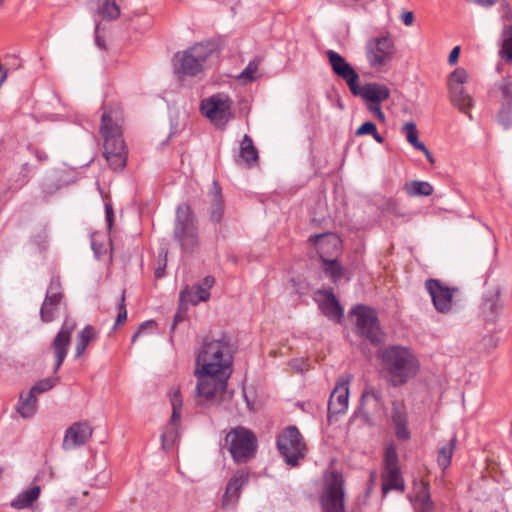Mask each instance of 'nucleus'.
<instances>
[{
  "label": "nucleus",
  "instance_id": "nucleus-1",
  "mask_svg": "<svg viewBox=\"0 0 512 512\" xmlns=\"http://www.w3.org/2000/svg\"><path fill=\"white\" fill-rule=\"evenodd\" d=\"M236 350L227 332H221L218 337L207 335L196 352L195 368L202 369L204 374L230 378Z\"/></svg>",
  "mask_w": 512,
  "mask_h": 512
},
{
  "label": "nucleus",
  "instance_id": "nucleus-64",
  "mask_svg": "<svg viewBox=\"0 0 512 512\" xmlns=\"http://www.w3.org/2000/svg\"><path fill=\"white\" fill-rule=\"evenodd\" d=\"M37 157H38V158H39V160H41V161H44V160H47V159H48V156H47V154H45V153H39V154L37 155Z\"/></svg>",
  "mask_w": 512,
  "mask_h": 512
},
{
  "label": "nucleus",
  "instance_id": "nucleus-11",
  "mask_svg": "<svg viewBox=\"0 0 512 512\" xmlns=\"http://www.w3.org/2000/svg\"><path fill=\"white\" fill-rule=\"evenodd\" d=\"M197 377L196 396L205 402L213 401L217 393H225L228 380L225 375H209L202 373V369L195 368Z\"/></svg>",
  "mask_w": 512,
  "mask_h": 512
},
{
  "label": "nucleus",
  "instance_id": "nucleus-45",
  "mask_svg": "<svg viewBox=\"0 0 512 512\" xmlns=\"http://www.w3.org/2000/svg\"><path fill=\"white\" fill-rule=\"evenodd\" d=\"M467 78L468 74L466 70L463 68H457L450 74L448 86L450 87V84L461 86L467 81Z\"/></svg>",
  "mask_w": 512,
  "mask_h": 512
},
{
  "label": "nucleus",
  "instance_id": "nucleus-61",
  "mask_svg": "<svg viewBox=\"0 0 512 512\" xmlns=\"http://www.w3.org/2000/svg\"><path fill=\"white\" fill-rule=\"evenodd\" d=\"M372 137L374 138V140L377 142V143H380L382 144L384 142V138L383 136H381L377 129L375 130V132L372 134Z\"/></svg>",
  "mask_w": 512,
  "mask_h": 512
},
{
  "label": "nucleus",
  "instance_id": "nucleus-56",
  "mask_svg": "<svg viewBox=\"0 0 512 512\" xmlns=\"http://www.w3.org/2000/svg\"><path fill=\"white\" fill-rule=\"evenodd\" d=\"M499 53L501 58L505 59L507 62H512V44L502 46Z\"/></svg>",
  "mask_w": 512,
  "mask_h": 512
},
{
  "label": "nucleus",
  "instance_id": "nucleus-55",
  "mask_svg": "<svg viewBox=\"0 0 512 512\" xmlns=\"http://www.w3.org/2000/svg\"><path fill=\"white\" fill-rule=\"evenodd\" d=\"M94 34H95V39H94L95 45L99 49H105L106 48L105 40L103 37L100 36V24L99 23H96V25H95Z\"/></svg>",
  "mask_w": 512,
  "mask_h": 512
},
{
  "label": "nucleus",
  "instance_id": "nucleus-14",
  "mask_svg": "<svg viewBox=\"0 0 512 512\" xmlns=\"http://www.w3.org/2000/svg\"><path fill=\"white\" fill-rule=\"evenodd\" d=\"M232 101L224 93H217L206 99L200 104L203 115L212 121H228L231 117Z\"/></svg>",
  "mask_w": 512,
  "mask_h": 512
},
{
  "label": "nucleus",
  "instance_id": "nucleus-15",
  "mask_svg": "<svg viewBox=\"0 0 512 512\" xmlns=\"http://www.w3.org/2000/svg\"><path fill=\"white\" fill-rule=\"evenodd\" d=\"M326 56L333 73L345 81L351 93L357 92L359 74L353 66L341 54L334 50H327Z\"/></svg>",
  "mask_w": 512,
  "mask_h": 512
},
{
  "label": "nucleus",
  "instance_id": "nucleus-60",
  "mask_svg": "<svg viewBox=\"0 0 512 512\" xmlns=\"http://www.w3.org/2000/svg\"><path fill=\"white\" fill-rule=\"evenodd\" d=\"M153 323H154L153 321H145V322L141 323L140 326L138 327L137 332L140 334L143 333L144 330H146V328Z\"/></svg>",
  "mask_w": 512,
  "mask_h": 512
},
{
  "label": "nucleus",
  "instance_id": "nucleus-26",
  "mask_svg": "<svg viewBox=\"0 0 512 512\" xmlns=\"http://www.w3.org/2000/svg\"><path fill=\"white\" fill-rule=\"evenodd\" d=\"M209 196V220L213 224H219L222 221L224 215V199L221 194V188L219 187L216 180L213 181V187L210 190Z\"/></svg>",
  "mask_w": 512,
  "mask_h": 512
},
{
  "label": "nucleus",
  "instance_id": "nucleus-18",
  "mask_svg": "<svg viewBox=\"0 0 512 512\" xmlns=\"http://www.w3.org/2000/svg\"><path fill=\"white\" fill-rule=\"evenodd\" d=\"M500 296L501 288L499 286L484 292L480 304V316L486 324H494L497 321L503 309Z\"/></svg>",
  "mask_w": 512,
  "mask_h": 512
},
{
  "label": "nucleus",
  "instance_id": "nucleus-41",
  "mask_svg": "<svg viewBox=\"0 0 512 512\" xmlns=\"http://www.w3.org/2000/svg\"><path fill=\"white\" fill-rule=\"evenodd\" d=\"M403 132L406 135V139L416 150L424 149V143L419 141L416 124L414 122H407L403 128Z\"/></svg>",
  "mask_w": 512,
  "mask_h": 512
},
{
  "label": "nucleus",
  "instance_id": "nucleus-10",
  "mask_svg": "<svg viewBox=\"0 0 512 512\" xmlns=\"http://www.w3.org/2000/svg\"><path fill=\"white\" fill-rule=\"evenodd\" d=\"M356 318V333L373 345L381 342L380 325L375 309L363 304H357L351 309Z\"/></svg>",
  "mask_w": 512,
  "mask_h": 512
},
{
  "label": "nucleus",
  "instance_id": "nucleus-23",
  "mask_svg": "<svg viewBox=\"0 0 512 512\" xmlns=\"http://www.w3.org/2000/svg\"><path fill=\"white\" fill-rule=\"evenodd\" d=\"M414 496H408L415 512H435V504L432 501L429 484L425 481H414Z\"/></svg>",
  "mask_w": 512,
  "mask_h": 512
},
{
  "label": "nucleus",
  "instance_id": "nucleus-21",
  "mask_svg": "<svg viewBox=\"0 0 512 512\" xmlns=\"http://www.w3.org/2000/svg\"><path fill=\"white\" fill-rule=\"evenodd\" d=\"M215 284V278L208 275L203 278L200 283H197L195 293L192 294L190 289L186 287L180 292L179 299L181 303H190L192 305H198L200 302H205L210 298V289Z\"/></svg>",
  "mask_w": 512,
  "mask_h": 512
},
{
  "label": "nucleus",
  "instance_id": "nucleus-42",
  "mask_svg": "<svg viewBox=\"0 0 512 512\" xmlns=\"http://www.w3.org/2000/svg\"><path fill=\"white\" fill-rule=\"evenodd\" d=\"M392 423H408V414L404 405L399 403L398 401L392 402V415H391Z\"/></svg>",
  "mask_w": 512,
  "mask_h": 512
},
{
  "label": "nucleus",
  "instance_id": "nucleus-30",
  "mask_svg": "<svg viewBox=\"0 0 512 512\" xmlns=\"http://www.w3.org/2000/svg\"><path fill=\"white\" fill-rule=\"evenodd\" d=\"M169 398L172 405V415L170 418V426L172 431L168 432L171 436L174 434V429L179 425L181 420V409L183 406V399L180 388L173 386L169 391Z\"/></svg>",
  "mask_w": 512,
  "mask_h": 512
},
{
  "label": "nucleus",
  "instance_id": "nucleus-19",
  "mask_svg": "<svg viewBox=\"0 0 512 512\" xmlns=\"http://www.w3.org/2000/svg\"><path fill=\"white\" fill-rule=\"evenodd\" d=\"M60 289V280L53 277L47 288L45 299L40 308V317L44 323H50L54 320V312L59 309L63 300V293Z\"/></svg>",
  "mask_w": 512,
  "mask_h": 512
},
{
  "label": "nucleus",
  "instance_id": "nucleus-52",
  "mask_svg": "<svg viewBox=\"0 0 512 512\" xmlns=\"http://www.w3.org/2000/svg\"><path fill=\"white\" fill-rule=\"evenodd\" d=\"M91 249L93 250L96 259H100L101 256L106 252L103 244L98 243L94 235H92L91 239Z\"/></svg>",
  "mask_w": 512,
  "mask_h": 512
},
{
  "label": "nucleus",
  "instance_id": "nucleus-46",
  "mask_svg": "<svg viewBox=\"0 0 512 512\" xmlns=\"http://www.w3.org/2000/svg\"><path fill=\"white\" fill-rule=\"evenodd\" d=\"M498 341L499 339L493 334L484 335L478 344V348L489 352L498 345Z\"/></svg>",
  "mask_w": 512,
  "mask_h": 512
},
{
  "label": "nucleus",
  "instance_id": "nucleus-9",
  "mask_svg": "<svg viewBox=\"0 0 512 512\" xmlns=\"http://www.w3.org/2000/svg\"><path fill=\"white\" fill-rule=\"evenodd\" d=\"M344 479L340 472L333 471L325 478L320 495L322 512H346L344 505Z\"/></svg>",
  "mask_w": 512,
  "mask_h": 512
},
{
  "label": "nucleus",
  "instance_id": "nucleus-59",
  "mask_svg": "<svg viewBox=\"0 0 512 512\" xmlns=\"http://www.w3.org/2000/svg\"><path fill=\"white\" fill-rule=\"evenodd\" d=\"M60 187H61V185H59V184L50 185L49 183L44 182L42 184V191L46 195H49V194H52L54 191L58 190Z\"/></svg>",
  "mask_w": 512,
  "mask_h": 512
},
{
  "label": "nucleus",
  "instance_id": "nucleus-28",
  "mask_svg": "<svg viewBox=\"0 0 512 512\" xmlns=\"http://www.w3.org/2000/svg\"><path fill=\"white\" fill-rule=\"evenodd\" d=\"M396 490L404 492L405 484L400 470H383L382 473V493L383 496L389 491Z\"/></svg>",
  "mask_w": 512,
  "mask_h": 512
},
{
  "label": "nucleus",
  "instance_id": "nucleus-53",
  "mask_svg": "<svg viewBox=\"0 0 512 512\" xmlns=\"http://www.w3.org/2000/svg\"><path fill=\"white\" fill-rule=\"evenodd\" d=\"M105 221L107 225V229L110 231L113 227L114 223V210L111 204H105Z\"/></svg>",
  "mask_w": 512,
  "mask_h": 512
},
{
  "label": "nucleus",
  "instance_id": "nucleus-33",
  "mask_svg": "<svg viewBox=\"0 0 512 512\" xmlns=\"http://www.w3.org/2000/svg\"><path fill=\"white\" fill-rule=\"evenodd\" d=\"M456 443L457 436L454 435L445 445L441 446L438 450L437 462L443 471H445L451 464Z\"/></svg>",
  "mask_w": 512,
  "mask_h": 512
},
{
  "label": "nucleus",
  "instance_id": "nucleus-13",
  "mask_svg": "<svg viewBox=\"0 0 512 512\" xmlns=\"http://www.w3.org/2000/svg\"><path fill=\"white\" fill-rule=\"evenodd\" d=\"M367 59L372 67L384 65L394 54V42L391 36L373 37L366 44Z\"/></svg>",
  "mask_w": 512,
  "mask_h": 512
},
{
  "label": "nucleus",
  "instance_id": "nucleus-7",
  "mask_svg": "<svg viewBox=\"0 0 512 512\" xmlns=\"http://www.w3.org/2000/svg\"><path fill=\"white\" fill-rule=\"evenodd\" d=\"M308 242L314 245L322 261V270L335 285H338L344 275V269L337 259L325 258L323 253L325 245L336 247L339 243L338 237L331 232H324L310 235Z\"/></svg>",
  "mask_w": 512,
  "mask_h": 512
},
{
  "label": "nucleus",
  "instance_id": "nucleus-54",
  "mask_svg": "<svg viewBox=\"0 0 512 512\" xmlns=\"http://www.w3.org/2000/svg\"><path fill=\"white\" fill-rule=\"evenodd\" d=\"M166 266H167V252H165L163 258L159 259V265L155 270V277L157 279L164 277Z\"/></svg>",
  "mask_w": 512,
  "mask_h": 512
},
{
  "label": "nucleus",
  "instance_id": "nucleus-24",
  "mask_svg": "<svg viewBox=\"0 0 512 512\" xmlns=\"http://www.w3.org/2000/svg\"><path fill=\"white\" fill-rule=\"evenodd\" d=\"M318 295H322L324 299L319 302V308L322 313L331 320H336L338 323L341 322L344 316V310L336 298L332 288L319 289Z\"/></svg>",
  "mask_w": 512,
  "mask_h": 512
},
{
  "label": "nucleus",
  "instance_id": "nucleus-50",
  "mask_svg": "<svg viewBox=\"0 0 512 512\" xmlns=\"http://www.w3.org/2000/svg\"><path fill=\"white\" fill-rule=\"evenodd\" d=\"M367 109L381 122L385 121V115L381 109V103H367Z\"/></svg>",
  "mask_w": 512,
  "mask_h": 512
},
{
  "label": "nucleus",
  "instance_id": "nucleus-29",
  "mask_svg": "<svg viewBox=\"0 0 512 512\" xmlns=\"http://www.w3.org/2000/svg\"><path fill=\"white\" fill-rule=\"evenodd\" d=\"M41 488L39 485H34L26 490L20 492L10 503V506L22 510L30 507L40 496Z\"/></svg>",
  "mask_w": 512,
  "mask_h": 512
},
{
  "label": "nucleus",
  "instance_id": "nucleus-51",
  "mask_svg": "<svg viewBox=\"0 0 512 512\" xmlns=\"http://www.w3.org/2000/svg\"><path fill=\"white\" fill-rule=\"evenodd\" d=\"M512 44V25H504L501 32V47Z\"/></svg>",
  "mask_w": 512,
  "mask_h": 512
},
{
  "label": "nucleus",
  "instance_id": "nucleus-47",
  "mask_svg": "<svg viewBox=\"0 0 512 512\" xmlns=\"http://www.w3.org/2000/svg\"><path fill=\"white\" fill-rule=\"evenodd\" d=\"M118 310H119L118 315H117L115 323H114V329H116V327L118 325L123 324L127 320V310H126V305H125L124 294H122V296H121V300L118 305Z\"/></svg>",
  "mask_w": 512,
  "mask_h": 512
},
{
  "label": "nucleus",
  "instance_id": "nucleus-48",
  "mask_svg": "<svg viewBox=\"0 0 512 512\" xmlns=\"http://www.w3.org/2000/svg\"><path fill=\"white\" fill-rule=\"evenodd\" d=\"M395 435L398 440H408L411 437V433L408 429V423L394 424Z\"/></svg>",
  "mask_w": 512,
  "mask_h": 512
},
{
  "label": "nucleus",
  "instance_id": "nucleus-12",
  "mask_svg": "<svg viewBox=\"0 0 512 512\" xmlns=\"http://www.w3.org/2000/svg\"><path fill=\"white\" fill-rule=\"evenodd\" d=\"M425 288L437 312L447 314L452 310L453 294L458 291L457 288L446 286L434 278L425 281Z\"/></svg>",
  "mask_w": 512,
  "mask_h": 512
},
{
  "label": "nucleus",
  "instance_id": "nucleus-62",
  "mask_svg": "<svg viewBox=\"0 0 512 512\" xmlns=\"http://www.w3.org/2000/svg\"><path fill=\"white\" fill-rule=\"evenodd\" d=\"M418 150L422 151L425 154L428 161H430L431 163L433 162V157L425 145H424V149H418Z\"/></svg>",
  "mask_w": 512,
  "mask_h": 512
},
{
  "label": "nucleus",
  "instance_id": "nucleus-8",
  "mask_svg": "<svg viewBox=\"0 0 512 512\" xmlns=\"http://www.w3.org/2000/svg\"><path fill=\"white\" fill-rule=\"evenodd\" d=\"M276 447L286 464L291 467L299 465L304 458L305 444L302 435L296 426L286 427L276 438Z\"/></svg>",
  "mask_w": 512,
  "mask_h": 512
},
{
  "label": "nucleus",
  "instance_id": "nucleus-17",
  "mask_svg": "<svg viewBox=\"0 0 512 512\" xmlns=\"http://www.w3.org/2000/svg\"><path fill=\"white\" fill-rule=\"evenodd\" d=\"M74 328L75 322L69 318H66L61 326V329L58 331L52 342V348L55 354V365L53 368V373L58 372L67 356L68 347L71 342V333Z\"/></svg>",
  "mask_w": 512,
  "mask_h": 512
},
{
  "label": "nucleus",
  "instance_id": "nucleus-5",
  "mask_svg": "<svg viewBox=\"0 0 512 512\" xmlns=\"http://www.w3.org/2000/svg\"><path fill=\"white\" fill-rule=\"evenodd\" d=\"M173 239L185 253L192 254L198 247L197 220L190 205L186 202L180 203L176 208Z\"/></svg>",
  "mask_w": 512,
  "mask_h": 512
},
{
  "label": "nucleus",
  "instance_id": "nucleus-57",
  "mask_svg": "<svg viewBox=\"0 0 512 512\" xmlns=\"http://www.w3.org/2000/svg\"><path fill=\"white\" fill-rule=\"evenodd\" d=\"M459 54H460V47L459 46H455L451 50V52H450V54L448 56V63L450 65H454L457 62L458 58H459Z\"/></svg>",
  "mask_w": 512,
  "mask_h": 512
},
{
  "label": "nucleus",
  "instance_id": "nucleus-6",
  "mask_svg": "<svg viewBox=\"0 0 512 512\" xmlns=\"http://www.w3.org/2000/svg\"><path fill=\"white\" fill-rule=\"evenodd\" d=\"M228 450L236 464H245L254 458L258 440L256 435L249 429L238 426L231 429L225 438Z\"/></svg>",
  "mask_w": 512,
  "mask_h": 512
},
{
  "label": "nucleus",
  "instance_id": "nucleus-38",
  "mask_svg": "<svg viewBox=\"0 0 512 512\" xmlns=\"http://www.w3.org/2000/svg\"><path fill=\"white\" fill-rule=\"evenodd\" d=\"M383 470H400L398 454L393 445H389L385 448Z\"/></svg>",
  "mask_w": 512,
  "mask_h": 512
},
{
  "label": "nucleus",
  "instance_id": "nucleus-25",
  "mask_svg": "<svg viewBox=\"0 0 512 512\" xmlns=\"http://www.w3.org/2000/svg\"><path fill=\"white\" fill-rule=\"evenodd\" d=\"M354 96H361L367 103H381L390 97V89L379 83H366L363 86L357 85V92Z\"/></svg>",
  "mask_w": 512,
  "mask_h": 512
},
{
  "label": "nucleus",
  "instance_id": "nucleus-44",
  "mask_svg": "<svg viewBox=\"0 0 512 512\" xmlns=\"http://www.w3.org/2000/svg\"><path fill=\"white\" fill-rule=\"evenodd\" d=\"M257 69L258 63L255 60L250 61L245 69L240 73L239 79H243L244 82H251L255 80Z\"/></svg>",
  "mask_w": 512,
  "mask_h": 512
},
{
  "label": "nucleus",
  "instance_id": "nucleus-2",
  "mask_svg": "<svg viewBox=\"0 0 512 512\" xmlns=\"http://www.w3.org/2000/svg\"><path fill=\"white\" fill-rule=\"evenodd\" d=\"M382 371L392 387L405 385L415 377L420 363L409 347L388 345L379 352Z\"/></svg>",
  "mask_w": 512,
  "mask_h": 512
},
{
  "label": "nucleus",
  "instance_id": "nucleus-31",
  "mask_svg": "<svg viewBox=\"0 0 512 512\" xmlns=\"http://www.w3.org/2000/svg\"><path fill=\"white\" fill-rule=\"evenodd\" d=\"M449 91L452 104L457 106L462 112L467 113L472 107L471 96L462 86H455L454 84H450Z\"/></svg>",
  "mask_w": 512,
  "mask_h": 512
},
{
  "label": "nucleus",
  "instance_id": "nucleus-20",
  "mask_svg": "<svg viewBox=\"0 0 512 512\" xmlns=\"http://www.w3.org/2000/svg\"><path fill=\"white\" fill-rule=\"evenodd\" d=\"M92 436V429L89 424L77 422L71 425L66 431L63 439V449L70 450L84 445Z\"/></svg>",
  "mask_w": 512,
  "mask_h": 512
},
{
  "label": "nucleus",
  "instance_id": "nucleus-37",
  "mask_svg": "<svg viewBox=\"0 0 512 512\" xmlns=\"http://www.w3.org/2000/svg\"><path fill=\"white\" fill-rule=\"evenodd\" d=\"M98 14L107 20H114L120 15V8L114 0H100Z\"/></svg>",
  "mask_w": 512,
  "mask_h": 512
},
{
  "label": "nucleus",
  "instance_id": "nucleus-34",
  "mask_svg": "<svg viewBox=\"0 0 512 512\" xmlns=\"http://www.w3.org/2000/svg\"><path fill=\"white\" fill-rule=\"evenodd\" d=\"M404 190L411 197L430 196L434 191L433 186L429 182L419 180L405 183Z\"/></svg>",
  "mask_w": 512,
  "mask_h": 512
},
{
  "label": "nucleus",
  "instance_id": "nucleus-43",
  "mask_svg": "<svg viewBox=\"0 0 512 512\" xmlns=\"http://www.w3.org/2000/svg\"><path fill=\"white\" fill-rule=\"evenodd\" d=\"M496 87L501 92L504 102H512V80L510 77H505Z\"/></svg>",
  "mask_w": 512,
  "mask_h": 512
},
{
  "label": "nucleus",
  "instance_id": "nucleus-58",
  "mask_svg": "<svg viewBox=\"0 0 512 512\" xmlns=\"http://www.w3.org/2000/svg\"><path fill=\"white\" fill-rule=\"evenodd\" d=\"M401 20L404 25L411 26L414 21V14L411 11H406L402 13Z\"/></svg>",
  "mask_w": 512,
  "mask_h": 512
},
{
  "label": "nucleus",
  "instance_id": "nucleus-49",
  "mask_svg": "<svg viewBox=\"0 0 512 512\" xmlns=\"http://www.w3.org/2000/svg\"><path fill=\"white\" fill-rule=\"evenodd\" d=\"M376 129H377V127H376L375 123H373L372 121H366L357 128L355 135L356 136H362V135H367V134L372 135Z\"/></svg>",
  "mask_w": 512,
  "mask_h": 512
},
{
  "label": "nucleus",
  "instance_id": "nucleus-16",
  "mask_svg": "<svg viewBox=\"0 0 512 512\" xmlns=\"http://www.w3.org/2000/svg\"><path fill=\"white\" fill-rule=\"evenodd\" d=\"M250 474L247 469L237 470L229 479L222 497V507L234 508L239 501L243 489L248 485Z\"/></svg>",
  "mask_w": 512,
  "mask_h": 512
},
{
  "label": "nucleus",
  "instance_id": "nucleus-27",
  "mask_svg": "<svg viewBox=\"0 0 512 512\" xmlns=\"http://www.w3.org/2000/svg\"><path fill=\"white\" fill-rule=\"evenodd\" d=\"M372 398L377 405L382 406L384 404V396L380 389H376L374 387H366L360 398V403L357 409L353 412L350 420L353 421L355 418H357L359 415L362 416L363 420L365 422H368L369 415L368 413L364 412V404L366 399Z\"/></svg>",
  "mask_w": 512,
  "mask_h": 512
},
{
  "label": "nucleus",
  "instance_id": "nucleus-63",
  "mask_svg": "<svg viewBox=\"0 0 512 512\" xmlns=\"http://www.w3.org/2000/svg\"><path fill=\"white\" fill-rule=\"evenodd\" d=\"M298 361L297 360H294L291 362V366L292 368L298 370V371H301L302 369L300 368L299 364H296Z\"/></svg>",
  "mask_w": 512,
  "mask_h": 512
},
{
  "label": "nucleus",
  "instance_id": "nucleus-40",
  "mask_svg": "<svg viewBox=\"0 0 512 512\" xmlns=\"http://www.w3.org/2000/svg\"><path fill=\"white\" fill-rule=\"evenodd\" d=\"M59 381L58 377H47L37 381L30 389L29 392L36 396L41 393H45L56 386Z\"/></svg>",
  "mask_w": 512,
  "mask_h": 512
},
{
  "label": "nucleus",
  "instance_id": "nucleus-35",
  "mask_svg": "<svg viewBox=\"0 0 512 512\" xmlns=\"http://www.w3.org/2000/svg\"><path fill=\"white\" fill-rule=\"evenodd\" d=\"M95 328L92 325H86L78 334L75 345V357H80L86 350L89 342L95 336Z\"/></svg>",
  "mask_w": 512,
  "mask_h": 512
},
{
  "label": "nucleus",
  "instance_id": "nucleus-3",
  "mask_svg": "<svg viewBox=\"0 0 512 512\" xmlns=\"http://www.w3.org/2000/svg\"><path fill=\"white\" fill-rule=\"evenodd\" d=\"M219 55L215 42L197 43L183 53L175 54L174 71L178 76H196L204 69L207 61L218 59Z\"/></svg>",
  "mask_w": 512,
  "mask_h": 512
},
{
  "label": "nucleus",
  "instance_id": "nucleus-32",
  "mask_svg": "<svg viewBox=\"0 0 512 512\" xmlns=\"http://www.w3.org/2000/svg\"><path fill=\"white\" fill-rule=\"evenodd\" d=\"M16 411L23 418L33 417L37 411V397L29 391L26 394L21 393L16 405Z\"/></svg>",
  "mask_w": 512,
  "mask_h": 512
},
{
  "label": "nucleus",
  "instance_id": "nucleus-36",
  "mask_svg": "<svg viewBox=\"0 0 512 512\" xmlns=\"http://www.w3.org/2000/svg\"><path fill=\"white\" fill-rule=\"evenodd\" d=\"M239 156L244 160L248 165L256 162L258 159V151L253 144L252 139L248 135H244L241 144H240V153Z\"/></svg>",
  "mask_w": 512,
  "mask_h": 512
},
{
  "label": "nucleus",
  "instance_id": "nucleus-4",
  "mask_svg": "<svg viewBox=\"0 0 512 512\" xmlns=\"http://www.w3.org/2000/svg\"><path fill=\"white\" fill-rule=\"evenodd\" d=\"M100 133L104 138V156L114 171H121L126 166L127 150L122 137L121 126L114 122L109 113L101 116Z\"/></svg>",
  "mask_w": 512,
  "mask_h": 512
},
{
  "label": "nucleus",
  "instance_id": "nucleus-22",
  "mask_svg": "<svg viewBox=\"0 0 512 512\" xmlns=\"http://www.w3.org/2000/svg\"><path fill=\"white\" fill-rule=\"evenodd\" d=\"M349 405V382L342 381L337 383L335 389L331 393L328 402V419L330 420L332 415L344 414Z\"/></svg>",
  "mask_w": 512,
  "mask_h": 512
},
{
  "label": "nucleus",
  "instance_id": "nucleus-39",
  "mask_svg": "<svg viewBox=\"0 0 512 512\" xmlns=\"http://www.w3.org/2000/svg\"><path fill=\"white\" fill-rule=\"evenodd\" d=\"M497 121L504 129L512 127V102H503L497 114Z\"/></svg>",
  "mask_w": 512,
  "mask_h": 512
}]
</instances>
